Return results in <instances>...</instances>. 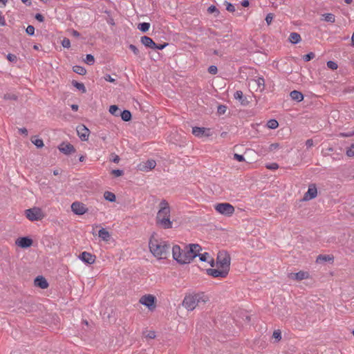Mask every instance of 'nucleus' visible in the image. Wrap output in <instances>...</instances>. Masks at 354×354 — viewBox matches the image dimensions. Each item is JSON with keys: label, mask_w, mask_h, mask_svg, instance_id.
Wrapping results in <instances>:
<instances>
[{"label": "nucleus", "mask_w": 354, "mask_h": 354, "mask_svg": "<svg viewBox=\"0 0 354 354\" xmlns=\"http://www.w3.org/2000/svg\"><path fill=\"white\" fill-rule=\"evenodd\" d=\"M150 252L158 259H165L169 252L170 245L165 241H159L152 236L149 242Z\"/></svg>", "instance_id": "1"}, {"label": "nucleus", "mask_w": 354, "mask_h": 354, "mask_svg": "<svg viewBox=\"0 0 354 354\" xmlns=\"http://www.w3.org/2000/svg\"><path fill=\"white\" fill-rule=\"evenodd\" d=\"M160 209L157 213L156 223L164 229L171 228L172 222L169 219L170 216V207L169 203L162 200L160 203Z\"/></svg>", "instance_id": "2"}, {"label": "nucleus", "mask_w": 354, "mask_h": 354, "mask_svg": "<svg viewBox=\"0 0 354 354\" xmlns=\"http://www.w3.org/2000/svg\"><path fill=\"white\" fill-rule=\"evenodd\" d=\"M172 255L174 259L180 264L189 263L195 258V254H192V250H189L187 245L183 250H181L179 245L173 246Z\"/></svg>", "instance_id": "3"}, {"label": "nucleus", "mask_w": 354, "mask_h": 354, "mask_svg": "<svg viewBox=\"0 0 354 354\" xmlns=\"http://www.w3.org/2000/svg\"><path fill=\"white\" fill-rule=\"evenodd\" d=\"M208 297L204 292L186 296L183 301V306L188 310H193L198 304H205Z\"/></svg>", "instance_id": "4"}, {"label": "nucleus", "mask_w": 354, "mask_h": 354, "mask_svg": "<svg viewBox=\"0 0 354 354\" xmlns=\"http://www.w3.org/2000/svg\"><path fill=\"white\" fill-rule=\"evenodd\" d=\"M230 256L226 251H220L216 258V264L219 268L227 269L230 270Z\"/></svg>", "instance_id": "5"}, {"label": "nucleus", "mask_w": 354, "mask_h": 354, "mask_svg": "<svg viewBox=\"0 0 354 354\" xmlns=\"http://www.w3.org/2000/svg\"><path fill=\"white\" fill-rule=\"evenodd\" d=\"M215 209L221 214L227 216H232L234 212V207L230 203H218L215 205Z\"/></svg>", "instance_id": "6"}, {"label": "nucleus", "mask_w": 354, "mask_h": 354, "mask_svg": "<svg viewBox=\"0 0 354 354\" xmlns=\"http://www.w3.org/2000/svg\"><path fill=\"white\" fill-rule=\"evenodd\" d=\"M25 214L26 218L31 221H39L44 216L41 210L38 207L26 209L25 211Z\"/></svg>", "instance_id": "7"}, {"label": "nucleus", "mask_w": 354, "mask_h": 354, "mask_svg": "<svg viewBox=\"0 0 354 354\" xmlns=\"http://www.w3.org/2000/svg\"><path fill=\"white\" fill-rule=\"evenodd\" d=\"M71 209L73 213L77 215H82L88 212V209L86 207L85 205L77 201L72 203Z\"/></svg>", "instance_id": "8"}, {"label": "nucleus", "mask_w": 354, "mask_h": 354, "mask_svg": "<svg viewBox=\"0 0 354 354\" xmlns=\"http://www.w3.org/2000/svg\"><path fill=\"white\" fill-rule=\"evenodd\" d=\"M229 271L227 269L219 268L212 269L209 268L207 270V273L213 277H221L225 278L228 274Z\"/></svg>", "instance_id": "9"}, {"label": "nucleus", "mask_w": 354, "mask_h": 354, "mask_svg": "<svg viewBox=\"0 0 354 354\" xmlns=\"http://www.w3.org/2000/svg\"><path fill=\"white\" fill-rule=\"evenodd\" d=\"M155 301L156 297L151 295H144L140 299V302L149 309L155 308Z\"/></svg>", "instance_id": "10"}, {"label": "nucleus", "mask_w": 354, "mask_h": 354, "mask_svg": "<svg viewBox=\"0 0 354 354\" xmlns=\"http://www.w3.org/2000/svg\"><path fill=\"white\" fill-rule=\"evenodd\" d=\"M77 133L82 140H88L90 134V131L86 126H84V124L78 125L77 127Z\"/></svg>", "instance_id": "11"}, {"label": "nucleus", "mask_w": 354, "mask_h": 354, "mask_svg": "<svg viewBox=\"0 0 354 354\" xmlns=\"http://www.w3.org/2000/svg\"><path fill=\"white\" fill-rule=\"evenodd\" d=\"M80 259L84 263L93 264L95 261L96 257L88 252H83L80 254Z\"/></svg>", "instance_id": "12"}, {"label": "nucleus", "mask_w": 354, "mask_h": 354, "mask_svg": "<svg viewBox=\"0 0 354 354\" xmlns=\"http://www.w3.org/2000/svg\"><path fill=\"white\" fill-rule=\"evenodd\" d=\"M32 240L27 236L20 237L16 241V245L21 248H29L32 245Z\"/></svg>", "instance_id": "13"}, {"label": "nucleus", "mask_w": 354, "mask_h": 354, "mask_svg": "<svg viewBox=\"0 0 354 354\" xmlns=\"http://www.w3.org/2000/svg\"><path fill=\"white\" fill-rule=\"evenodd\" d=\"M209 129L204 127H194L192 128V133L196 137L209 136Z\"/></svg>", "instance_id": "14"}, {"label": "nucleus", "mask_w": 354, "mask_h": 354, "mask_svg": "<svg viewBox=\"0 0 354 354\" xmlns=\"http://www.w3.org/2000/svg\"><path fill=\"white\" fill-rule=\"evenodd\" d=\"M59 150L64 154H70L75 151L73 145L70 143L62 142L58 147Z\"/></svg>", "instance_id": "15"}, {"label": "nucleus", "mask_w": 354, "mask_h": 354, "mask_svg": "<svg viewBox=\"0 0 354 354\" xmlns=\"http://www.w3.org/2000/svg\"><path fill=\"white\" fill-rule=\"evenodd\" d=\"M317 190L315 185L312 184L308 187L307 192L304 195L305 200H310L317 196Z\"/></svg>", "instance_id": "16"}, {"label": "nucleus", "mask_w": 354, "mask_h": 354, "mask_svg": "<svg viewBox=\"0 0 354 354\" xmlns=\"http://www.w3.org/2000/svg\"><path fill=\"white\" fill-rule=\"evenodd\" d=\"M35 285L41 289H46L48 287L47 280L42 276H38L35 278Z\"/></svg>", "instance_id": "17"}, {"label": "nucleus", "mask_w": 354, "mask_h": 354, "mask_svg": "<svg viewBox=\"0 0 354 354\" xmlns=\"http://www.w3.org/2000/svg\"><path fill=\"white\" fill-rule=\"evenodd\" d=\"M156 165V162L153 160H148L143 165H140L139 169L141 171H147L153 169Z\"/></svg>", "instance_id": "18"}, {"label": "nucleus", "mask_w": 354, "mask_h": 354, "mask_svg": "<svg viewBox=\"0 0 354 354\" xmlns=\"http://www.w3.org/2000/svg\"><path fill=\"white\" fill-rule=\"evenodd\" d=\"M289 277L294 280L301 281L308 277V273L304 271H299L296 273H290Z\"/></svg>", "instance_id": "19"}, {"label": "nucleus", "mask_w": 354, "mask_h": 354, "mask_svg": "<svg viewBox=\"0 0 354 354\" xmlns=\"http://www.w3.org/2000/svg\"><path fill=\"white\" fill-rule=\"evenodd\" d=\"M234 97L239 100L241 105L246 106L249 104L247 98L243 95V93L241 91H236L234 94Z\"/></svg>", "instance_id": "20"}, {"label": "nucleus", "mask_w": 354, "mask_h": 354, "mask_svg": "<svg viewBox=\"0 0 354 354\" xmlns=\"http://www.w3.org/2000/svg\"><path fill=\"white\" fill-rule=\"evenodd\" d=\"M141 43L146 47L153 49L155 42L148 36H142L140 39Z\"/></svg>", "instance_id": "21"}, {"label": "nucleus", "mask_w": 354, "mask_h": 354, "mask_svg": "<svg viewBox=\"0 0 354 354\" xmlns=\"http://www.w3.org/2000/svg\"><path fill=\"white\" fill-rule=\"evenodd\" d=\"M201 261H207L210 263V266L213 267L214 266V261L212 258H210L209 254L208 252H204L203 254H199L198 255Z\"/></svg>", "instance_id": "22"}, {"label": "nucleus", "mask_w": 354, "mask_h": 354, "mask_svg": "<svg viewBox=\"0 0 354 354\" xmlns=\"http://www.w3.org/2000/svg\"><path fill=\"white\" fill-rule=\"evenodd\" d=\"M290 96L292 100H295L298 102L302 101L304 100V95L298 91H292L290 93Z\"/></svg>", "instance_id": "23"}, {"label": "nucleus", "mask_w": 354, "mask_h": 354, "mask_svg": "<svg viewBox=\"0 0 354 354\" xmlns=\"http://www.w3.org/2000/svg\"><path fill=\"white\" fill-rule=\"evenodd\" d=\"M334 257L332 255L328 254H319L316 259V262L318 263L326 262V261H333Z\"/></svg>", "instance_id": "24"}, {"label": "nucleus", "mask_w": 354, "mask_h": 354, "mask_svg": "<svg viewBox=\"0 0 354 354\" xmlns=\"http://www.w3.org/2000/svg\"><path fill=\"white\" fill-rule=\"evenodd\" d=\"M189 250H192V254H195V257H198L202 248L198 244H189L187 245Z\"/></svg>", "instance_id": "25"}, {"label": "nucleus", "mask_w": 354, "mask_h": 354, "mask_svg": "<svg viewBox=\"0 0 354 354\" xmlns=\"http://www.w3.org/2000/svg\"><path fill=\"white\" fill-rule=\"evenodd\" d=\"M98 236L106 241H108L111 237L110 233L104 228H102L99 230Z\"/></svg>", "instance_id": "26"}, {"label": "nucleus", "mask_w": 354, "mask_h": 354, "mask_svg": "<svg viewBox=\"0 0 354 354\" xmlns=\"http://www.w3.org/2000/svg\"><path fill=\"white\" fill-rule=\"evenodd\" d=\"M301 39V36L297 32H291L289 36V41L294 44L299 43Z\"/></svg>", "instance_id": "27"}, {"label": "nucleus", "mask_w": 354, "mask_h": 354, "mask_svg": "<svg viewBox=\"0 0 354 354\" xmlns=\"http://www.w3.org/2000/svg\"><path fill=\"white\" fill-rule=\"evenodd\" d=\"M322 20L326 21L330 23H334L335 21V16L332 13H326L322 15Z\"/></svg>", "instance_id": "28"}, {"label": "nucleus", "mask_w": 354, "mask_h": 354, "mask_svg": "<svg viewBox=\"0 0 354 354\" xmlns=\"http://www.w3.org/2000/svg\"><path fill=\"white\" fill-rule=\"evenodd\" d=\"M120 115L121 116L122 120L125 122H129L131 120V113L128 110H124L123 111L120 112Z\"/></svg>", "instance_id": "29"}, {"label": "nucleus", "mask_w": 354, "mask_h": 354, "mask_svg": "<svg viewBox=\"0 0 354 354\" xmlns=\"http://www.w3.org/2000/svg\"><path fill=\"white\" fill-rule=\"evenodd\" d=\"M104 197L106 201L109 202H114L116 199L115 195L113 192L109 191H106L104 193Z\"/></svg>", "instance_id": "30"}, {"label": "nucleus", "mask_w": 354, "mask_h": 354, "mask_svg": "<svg viewBox=\"0 0 354 354\" xmlns=\"http://www.w3.org/2000/svg\"><path fill=\"white\" fill-rule=\"evenodd\" d=\"M72 84L73 86H75L77 89H78L79 91H81L82 93H86V89L85 88V86L83 83H80L75 80H73L72 82Z\"/></svg>", "instance_id": "31"}, {"label": "nucleus", "mask_w": 354, "mask_h": 354, "mask_svg": "<svg viewBox=\"0 0 354 354\" xmlns=\"http://www.w3.org/2000/svg\"><path fill=\"white\" fill-rule=\"evenodd\" d=\"M254 82L261 91L264 90L265 80L263 77H258L257 80H254Z\"/></svg>", "instance_id": "32"}, {"label": "nucleus", "mask_w": 354, "mask_h": 354, "mask_svg": "<svg viewBox=\"0 0 354 354\" xmlns=\"http://www.w3.org/2000/svg\"><path fill=\"white\" fill-rule=\"evenodd\" d=\"M73 72H75L79 75H84L86 73V70L83 66H74L73 67Z\"/></svg>", "instance_id": "33"}, {"label": "nucleus", "mask_w": 354, "mask_h": 354, "mask_svg": "<svg viewBox=\"0 0 354 354\" xmlns=\"http://www.w3.org/2000/svg\"><path fill=\"white\" fill-rule=\"evenodd\" d=\"M31 141L38 148H41L44 146L43 140L38 138L37 136L32 137Z\"/></svg>", "instance_id": "34"}, {"label": "nucleus", "mask_w": 354, "mask_h": 354, "mask_svg": "<svg viewBox=\"0 0 354 354\" xmlns=\"http://www.w3.org/2000/svg\"><path fill=\"white\" fill-rule=\"evenodd\" d=\"M150 28V24L147 22L140 23L138 26V28L142 32H146Z\"/></svg>", "instance_id": "35"}, {"label": "nucleus", "mask_w": 354, "mask_h": 354, "mask_svg": "<svg viewBox=\"0 0 354 354\" xmlns=\"http://www.w3.org/2000/svg\"><path fill=\"white\" fill-rule=\"evenodd\" d=\"M278 126H279V123H278L277 120H276L274 119H271V120H268V122L267 123V127L271 129H275L278 127Z\"/></svg>", "instance_id": "36"}, {"label": "nucleus", "mask_w": 354, "mask_h": 354, "mask_svg": "<svg viewBox=\"0 0 354 354\" xmlns=\"http://www.w3.org/2000/svg\"><path fill=\"white\" fill-rule=\"evenodd\" d=\"M109 112H110V113H111L112 115H113L115 116H119L120 113L119 108L117 105L110 106Z\"/></svg>", "instance_id": "37"}, {"label": "nucleus", "mask_w": 354, "mask_h": 354, "mask_svg": "<svg viewBox=\"0 0 354 354\" xmlns=\"http://www.w3.org/2000/svg\"><path fill=\"white\" fill-rule=\"evenodd\" d=\"M84 62L87 64L93 65L95 62L94 57L91 54L86 55Z\"/></svg>", "instance_id": "38"}, {"label": "nucleus", "mask_w": 354, "mask_h": 354, "mask_svg": "<svg viewBox=\"0 0 354 354\" xmlns=\"http://www.w3.org/2000/svg\"><path fill=\"white\" fill-rule=\"evenodd\" d=\"M129 48L134 53L135 55H136V56L140 55V50L138 49V48L135 45L130 44L129 46Z\"/></svg>", "instance_id": "39"}, {"label": "nucleus", "mask_w": 354, "mask_h": 354, "mask_svg": "<svg viewBox=\"0 0 354 354\" xmlns=\"http://www.w3.org/2000/svg\"><path fill=\"white\" fill-rule=\"evenodd\" d=\"M62 45L64 48H69L71 47V41L69 39L66 37L64 38V39L62 41Z\"/></svg>", "instance_id": "40"}, {"label": "nucleus", "mask_w": 354, "mask_h": 354, "mask_svg": "<svg viewBox=\"0 0 354 354\" xmlns=\"http://www.w3.org/2000/svg\"><path fill=\"white\" fill-rule=\"evenodd\" d=\"M315 57V53L311 52V53H309L305 55L304 56L303 59L305 62H308V61H310L311 59H313Z\"/></svg>", "instance_id": "41"}, {"label": "nucleus", "mask_w": 354, "mask_h": 354, "mask_svg": "<svg viewBox=\"0 0 354 354\" xmlns=\"http://www.w3.org/2000/svg\"><path fill=\"white\" fill-rule=\"evenodd\" d=\"M327 66L332 70H336L338 67L337 64L333 61L327 62Z\"/></svg>", "instance_id": "42"}, {"label": "nucleus", "mask_w": 354, "mask_h": 354, "mask_svg": "<svg viewBox=\"0 0 354 354\" xmlns=\"http://www.w3.org/2000/svg\"><path fill=\"white\" fill-rule=\"evenodd\" d=\"M111 174L115 176V177H119V176H121L124 174V171L123 170H121V169H113L111 171Z\"/></svg>", "instance_id": "43"}, {"label": "nucleus", "mask_w": 354, "mask_h": 354, "mask_svg": "<svg viewBox=\"0 0 354 354\" xmlns=\"http://www.w3.org/2000/svg\"><path fill=\"white\" fill-rule=\"evenodd\" d=\"M346 155L348 157L354 156V144H352L351 147L346 150Z\"/></svg>", "instance_id": "44"}, {"label": "nucleus", "mask_w": 354, "mask_h": 354, "mask_svg": "<svg viewBox=\"0 0 354 354\" xmlns=\"http://www.w3.org/2000/svg\"><path fill=\"white\" fill-rule=\"evenodd\" d=\"M272 337L279 341L281 339V334L279 330H276L273 332Z\"/></svg>", "instance_id": "45"}, {"label": "nucleus", "mask_w": 354, "mask_h": 354, "mask_svg": "<svg viewBox=\"0 0 354 354\" xmlns=\"http://www.w3.org/2000/svg\"><path fill=\"white\" fill-rule=\"evenodd\" d=\"M225 3L226 4V10L230 12H233L235 11V8L233 4L231 3H229L227 1H225Z\"/></svg>", "instance_id": "46"}, {"label": "nucleus", "mask_w": 354, "mask_h": 354, "mask_svg": "<svg viewBox=\"0 0 354 354\" xmlns=\"http://www.w3.org/2000/svg\"><path fill=\"white\" fill-rule=\"evenodd\" d=\"M227 107L225 105H219L217 109V112L219 115L224 114L226 112Z\"/></svg>", "instance_id": "47"}, {"label": "nucleus", "mask_w": 354, "mask_h": 354, "mask_svg": "<svg viewBox=\"0 0 354 354\" xmlns=\"http://www.w3.org/2000/svg\"><path fill=\"white\" fill-rule=\"evenodd\" d=\"M26 32L29 35H33L35 34V28L33 26L29 25L26 29Z\"/></svg>", "instance_id": "48"}, {"label": "nucleus", "mask_w": 354, "mask_h": 354, "mask_svg": "<svg viewBox=\"0 0 354 354\" xmlns=\"http://www.w3.org/2000/svg\"><path fill=\"white\" fill-rule=\"evenodd\" d=\"M208 72L212 74V75H215L218 72V68L216 66H210L209 68H208Z\"/></svg>", "instance_id": "49"}, {"label": "nucleus", "mask_w": 354, "mask_h": 354, "mask_svg": "<svg viewBox=\"0 0 354 354\" xmlns=\"http://www.w3.org/2000/svg\"><path fill=\"white\" fill-rule=\"evenodd\" d=\"M279 147V145L278 143L271 144L268 149V151H273L277 149Z\"/></svg>", "instance_id": "50"}, {"label": "nucleus", "mask_w": 354, "mask_h": 354, "mask_svg": "<svg viewBox=\"0 0 354 354\" xmlns=\"http://www.w3.org/2000/svg\"><path fill=\"white\" fill-rule=\"evenodd\" d=\"M7 59L11 62H16L17 60V57L15 55H13V54H11V53H9L8 55H7Z\"/></svg>", "instance_id": "51"}, {"label": "nucleus", "mask_w": 354, "mask_h": 354, "mask_svg": "<svg viewBox=\"0 0 354 354\" xmlns=\"http://www.w3.org/2000/svg\"><path fill=\"white\" fill-rule=\"evenodd\" d=\"M167 46H168L167 43H164V44H157L155 43V46L153 47V50H155V49L162 50Z\"/></svg>", "instance_id": "52"}, {"label": "nucleus", "mask_w": 354, "mask_h": 354, "mask_svg": "<svg viewBox=\"0 0 354 354\" xmlns=\"http://www.w3.org/2000/svg\"><path fill=\"white\" fill-rule=\"evenodd\" d=\"M4 98L6 99V100H16L17 99V97L15 94L7 93V94H6L4 95Z\"/></svg>", "instance_id": "53"}, {"label": "nucleus", "mask_w": 354, "mask_h": 354, "mask_svg": "<svg viewBox=\"0 0 354 354\" xmlns=\"http://www.w3.org/2000/svg\"><path fill=\"white\" fill-rule=\"evenodd\" d=\"M207 11L209 13H214V12H216L217 14L219 13V11L218 10V9L214 6H210L208 8Z\"/></svg>", "instance_id": "54"}, {"label": "nucleus", "mask_w": 354, "mask_h": 354, "mask_svg": "<svg viewBox=\"0 0 354 354\" xmlns=\"http://www.w3.org/2000/svg\"><path fill=\"white\" fill-rule=\"evenodd\" d=\"M234 158L238 160L239 162H243L245 160V158L243 155H239L237 153L234 154Z\"/></svg>", "instance_id": "55"}, {"label": "nucleus", "mask_w": 354, "mask_h": 354, "mask_svg": "<svg viewBox=\"0 0 354 354\" xmlns=\"http://www.w3.org/2000/svg\"><path fill=\"white\" fill-rule=\"evenodd\" d=\"M273 19V15L272 13H269L267 15L266 17V21L268 25H270Z\"/></svg>", "instance_id": "56"}, {"label": "nucleus", "mask_w": 354, "mask_h": 354, "mask_svg": "<svg viewBox=\"0 0 354 354\" xmlns=\"http://www.w3.org/2000/svg\"><path fill=\"white\" fill-rule=\"evenodd\" d=\"M266 167L269 169H271V170H274V169H277L279 168V165L277 163H272V164H270V165H268L266 166Z\"/></svg>", "instance_id": "57"}, {"label": "nucleus", "mask_w": 354, "mask_h": 354, "mask_svg": "<svg viewBox=\"0 0 354 354\" xmlns=\"http://www.w3.org/2000/svg\"><path fill=\"white\" fill-rule=\"evenodd\" d=\"M35 18L40 22H43L44 21V17L40 13H37Z\"/></svg>", "instance_id": "58"}, {"label": "nucleus", "mask_w": 354, "mask_h": 354, "mask_svg": "<svg viewBox=\"0 0 354 354\" xmlns=\"http://www.w3.org/2000/svg\"><path fill=\"white\" fill-rule=\"evenodd\" d=\"M104 80L109 82H115V80L112 78L111 76L108 74L104 76Z\"/></svg>", "instance_id": "59"}, {"label": "nucleus", "mask_w": 354, "mask_h": 354, "mask_svg": "<svg viewBox=\"0 0 354 354\" xmlns=\"http://www.w3.org/2000/svg\"><path fill=\"white\" fill-rule=\"evenodd\" d=\"M306 146L307 148H310L313 146V140L312 139H308L306 141Z\"/></svg>", "instance_id": "60"}, {"label": "nucleus", "mask_w": 354, "mask_h": 354, "mask_svg": "<svg viewBox=\"0 0 354 354\" xmlns=\"http://www.w3.org/2000/svg\"><path fill=\"white\" fill-rule=\"evenodd\" d=\"M147 337L149 339H154L156 337V334L154 331H149L147 335Z\"/></svg>", "instance_id": "61"}, {"label": "nucleus", "mask_w": 354, "mask_h": 354, "mask_svg": "<svg viewBox=\"0 0 354 354\" xmlns=\"http://www.w3.org/2000/svg\"><path fill=\"white\" fill-rule=\"evenodd\" d=\"M120 160V158L118 155H113V158L111 160L115 163H118Z\"/></svg>", "instance_id": "62"}, {"label": "nucleus", "mask_w": 354, "mask_h": 354, "mask_svg": "<svg viewBox=\"0 0 354 354\" xmlns=\"http://www.w3.org/2000/svg\"><path fill=\"white\" fill-rule=\"evenodd\" d=\"M19 131L21 133L24 134L26 136L28 135V130L26 128H21V129H19Z\"/></svg>", "instance_id": "63"}, {"label": "nucleus", "mask_w": 354, "mask_h": 354, "mask_svg": "<svg viewBox=\"0 0 354 354\" xmlns=\"http://www.w3.org/2000/svg\"><path fill=\"white\" fill-rule=\"evenodd\" d=\"M72 35L76 37H80V34L78 31L75 30H72Z\"/></svg>", "instance_id": "64"}]
</instances>
